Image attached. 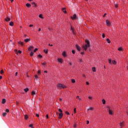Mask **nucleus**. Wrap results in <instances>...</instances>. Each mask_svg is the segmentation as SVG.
<instances>
[{
	"mask_svg": "<svg viewBox=\"0 0 128 128\" xmlns=\"http://www.w3.org/2000/svg\"><path fill=\"white\" fill-rule=\"evenodd\" d=\"M86 42V45H84L82 46L83 48H84V50H86H86H88V48H90V41H88V40H85Z\"/></svg>",
	"mask_w": 128,
	"mask_h": 128,
	"instance_id": "nucleus-1",
	"label": "nucleus"
},
{
	"mask_svg": "<svg viewBox=\"0 0 128 128\" xmlns=\"http://www.w3.org/2000/svg\"><path fill=\"white\" fill-rule=\"evenodd\" d=\"M40 74H42V71H40V70H38V75L36 74L34 76V80H40Z\"/></svg>",
	"mask_w": 128,
	"mask_h": 128,
	"instance_id": "nucleus-2",
	"label": "nucleus"
},
{
	"mask_svg": "<svg viewBox=\"0 0 128 128\" xmlns=\"http://www.w3.org/2000/svg\"><path fill=\"white\" fill-rule=\"evenodd\" d=\"M42 64V68H46V62H44Z\"/></svg>",
	"mask_w": 128,
	"mask_h": 128,
	"instance_id": "nucleus-3",
	"label": "nucleus"
},
{
	"mask_svg": "<svg viewBox=\"0 0 128 128\" xmlns=\"http://www.w3.org/2000/svg\"><path fill=\"white\" fill-rule=\"evenodd\" d=\"M106 24H107V26H110V20H106Z\"/></svg>",
	"mask_w": 128,
	"mask_h": 128,
	"instance_id": "nucleus-4",
	"label": "nucleus"
},
{
	"mask_svg": "<svg viewBox=\"0 0 128 128\" xmlns=\"http://www.w3.org/2000/svg\"><path fill=\"white\" fill-rule=\"evenodd\" d=\"M72 20H76V14H74L73 16H71Z\"/></svg>",
	"mask_w": 128,
	"mask_h": 128,
	"instance_id": "nucleus-5",
	"label": "nucleus"
},
{
	"mask_svg": "<svg viewBox=\"0 0 128 128\" xmlns=\"http://www.w3.org/2000/svg\"><path fill=\"white\" fill-rule=\"evenodd\" d=\"M30 38H26L24 40V42H30Z\"/></svg>",
	"mask_w": 128,
	"mask_h": 128,
	"instance_id": "nucleus-6",
	"label": "nucleus"
},
{
	"mask_svg": "<svg viewBox=\"0 0 128 128\" xmlns=\"http://www.w3.org/2000/svg\"><path fill=\"white\" fill-rule=\"evenodd\" d=\"M34 50V47L32 46H30L28 48V50H29V52H30V50Z\"/></svg>",
	"mask_w": 128,
	"mask_h": 128,
	"instance_id": "nucleus-7",
	"label": "nucleus"
},
{
	"mask_svg": "<svg viewBox=\"0 0 128 128\" xmlns=\"http://www.w3.org/2000/svg\"><path fill=\"white\" fill-rule=\"evenodd\" d=\"M58 60L60 64H62V58H58Z\"/></svg>",
	"mask_w": 128,
	"mask_h": 128,
	"instance_id": "nucleus-8",
	"label": "nucleus"
},
{
	"mask_svg": "<svg viewBox=\"0 0 128 128\" xmlns=\"http://www.w3.org/2000/svg\"><path fill=\"white\" fill-rule=\"evenodd\" d=\"M5 20L6 22H10V18H8V17H7L6 19H5Z\"/></svg>",
	"mask_w": 128,
	"mask_h": 128,
	"instance_id": "nucleus-9",
	"label": "nucleus"
},
{
	"mask_svg": "<svg viewBox=\"0 0 128 128\" xmlns=\"http://www.w3.org/2000/svg\"><path fill=\"white\" fill-rule=\"evenodd\" d=\"M76 48L78 50H80V47L78 45H76Z\"/></svg>",
	"mask_w": 128,
	"mask_h": 128,
	"instance_id": "nucleus-10",
	"label": "nucleus"
},
{
	"mask_svg": "<svg viewBox=\"0 0 128 128\" xmlns=\"http://www.w3.org/2000/svg\"><path fill=\"white\" fill-rule=\"evenodd\" d=\"M26 6H27V8H30L32 6V5H30V4L27 3L26 4Z\"/></svg>",
	"mask_w": 128,
	"mask_h": 128,
	"instance_id": "nucleus-11",
	"label": "nucleus"
},
{
	"mask_svg": "<svg viewBox=\"0 0 128 128\" xmlns=\"http://www.w3.org/2000/svg\"><path fill=\"white\" fill-rule=\"evenodd\" d=\"M62 11L63 12H64V14H66V8H62Z\"/></svg>",
	"mask_w": 128,
	"mask_h": 128,
	"instance_id": "nucleus-12",
	"label": "nucleus"
},
{
	"mask_svg": "<svg viewBox=\"0 0 128 128\" xmlns=\"http://www.w3.org/2000/svg\"><path fill=\"white\" fill-rule=\"evenodd\" d=\"M44 52H45V54H48V49H46V50L44 49Z\"/></svg>",
	"mask_w": 128,
	"mask_h": 128,
	"instance_id": "nucleus-13",
	"label": "nucleus"
},
{
	"mask_svg": "<svg viewBox=\"0 0 128 128\" xmlns=\"http://www.w3.org/2000/svg\"><path fill=\"white\" fill-rule=\"evenodd\" d=\"M14 24V22H10V26H12Z\"/></svg>",
	"mask_w": 128,
	"mask_h": 128,
	"instance_id": "nucleus-14",
	"label": "nucleus"
},
{
	"mask_svg": "<svg viewBox=\"0 0 128 128\" xmlns=\"http://www.w3.org/2000/svg\"><path fill=\"white\" fill-rule=\"evenodd\" d=\"M32 4L33 6H36V7L37 6H36V2H32Z\"/></svg>",
	"mask_w": 128,
	"mask_h": 128,
	"instance_id": "nucleus-15",
	"label": "nucleus"
},
{
	"mask_svg": "<svg viewBox=\"0 0 128 128\" xmlns=\"http://www.w3.org/2000/svg\"><path fill=\"white\" fill-rule=\"evenodd\" d=\"M19 44H20V46H24V43L20 41L18 42Z\"/></svg>",
	"mask_w": 128,
	"mask_h": 128,
	"instance_id": "nucleus-16",
	"label": "nucleus"
},
{
	"mask_svg": "<svg viewBox=\"0 0 128 128\" xmlns=\"http://www.w3.org/2000/svg\"><path fill=\"white\" fill-rule=\"evenodd\" d=\"M62 56H64V57L66 56V52H62Z\"/></svg>",
	"mask_w": 128,
	"mask_h": 128,
	"instance_id": "nucleus-17",
	"label": "nucleus"
},
{
	"mask_svg": "<svg viewBox=\"0 0 128 128\" xmlns=\"http://www.w3.org/2000/svg\"><path fill=\"white\" fill-rule=\"evenodd\" d=\"M118 50H119L120 52H122V48L120 47L118 48Z\"/></svg>",
	"mask_w": 128,
	"mask_h": 128,
	"instance_id": "nucleus-18",
	"label": "nucleus"
},
{
	"mask_svg": "<svg viewBox=\"0 0 128 128\" xmlns=\"http://www.w3.org/2000/svg\"><path fill=\"white\" fill-rule=\"evenodd\" d=\"M106 41L108 42V44H110V38H107Z\"/></svg>",
	"mask_w": 128,
	"mask_h": 128,
	"instance_id": "nucleus-19",
	"label": "nucleus"
},
{
	"mask_svg": "<svg viewBox=\"0 0 128 128\" xmlns=\"http://www.w3.org/2000/svg\"><path fill=\"white\" fill-rule=\"evenodd\" d=\"M30 56H34V52H32L30 53Z\"/></svg>",
	"mask_w": 128,
	"mask_h": 128,
	"instance_id": "nucleus-20",
	"label": "nucleus"
},
{
	"mask_svg": "<svg viewBox=\"0 0 128 128\" xmlns=\"http://www.w3.org/2000/svg\"><path fill=\"white\" fill-rule=\"evenodd\" d=\"M112 62L113 64H116V60H112Z\"/></svg>",
	"mask_w": 128,
	"mask_h": 128,
	"instance_id": "nucleus-21",
	"label": "nucleus"
},
{
	"mask_svg": "<svg viewBox=\"0 0 128 128\" xmlns=\"http://www.w3.org/2000/svg\"><path fill=\"white\" fill-rule=\"evenodd\" d=\"M39 18H44V17H42V14L39 15Z\"/></svg>",
	"mask_w": 128,
	"mask_h": 128,
	"instance_id": "nucleus-22",
	"label": "nucleus"
},
{
	"mask_svg": "<svg viewBox=\"0 0 128 128\" xmlns=\"http://www.w3.org/2000/svg\"><path fill=\"white\" fill-rule=\"evenodd\" d=\"M92 72H96V68L93 67V68H92Z\"/></svg>",
	"mask_w": 128,
	"mask_h": 128,
	"instance_id": "nucleus-23",
	"label": "nucleus"
},
{
	"mask_svg": "<svg viewBox=\"0 0 128 128\" xmlns=\"http://www.w3.org/2000/svg\"><path fill=\"white\" fill-rule=\"evenodd\" d=\"M102 37L103 38H106V36L104 35V34H102Z\"/></svg>",
	"mask_w": 128,
	"mask_h": 128,
	"instance_id": "nucleus-24",
	"label": "nucleus"
},
{
	"mask_svg": "<svg viewBox=\"0 0 128 128\" xmlns=\"http://www.w3.org/2000/svg\"><path fill=\"white\" fill-rule=\"evenodd\" d=\"M36 50H38V48H36L34 50V52H36Z\"/></svg>",
	"mask_w": 128,
	"mask_h": 128,
	"instance_id": "nucleus-25",
	"label": "nucleus"
},
{
	"mask_svg": "<svg viewBox=\"0 0 128 128\" xmlns=\"http://www.w3.org/2000/svg\"><path fill=\"white\" fill-rule=\"evenodd\" d=\"M72 52L74 54H76V51L74 50H72Z\"/></svg>",
	"mask_w": 128,
	"mask_h": 128,
	"instance_id": "nucleus-26",
	"label": "nucleus"
},
{
	"mask_svg": "<svg viewBox=\"0 0 128 128\" xmlns=\"http://www.w3.org/2000/svg\"><path fill=\"white\" fill-rule=\"evenodd\" d=\"M108 62H109V64H112V60L109 59Z\"/></svg>",
	"mask_w": 128,
	"mask_h": 128,
	"instance_id": "nucleus-27",
	"label": "nucleus"
},
{
	"mask_svg": "<svg viewBox=\"0 0 128 128\" xmlns=\"http://www.w3.org/2000/svg\"><path fill=\"white\" fill-rule=\"evenodd\" d=\"M38 56V58H42V56L41 54H39Z\"/></svg>",
	"mask_w": 128,
	"mask_h": 128,
	"instance_id": "nucleus-28",
	"label": "nucleus"
},
{
	"mask_svg": "<svg viewBox=\"0 0 128 128\" xmlns=\"http://www.w3.org/2000/svg\"><path fill=\"white\" fill-rule=\"evenodd\" d=\"M0 74H4V70H2L0 71Z\"/></svg>",
	"mask_w": 128,
	"mask_h": 128,
	"instance_id": "nucleus-29",
	"label": "nucleus"
},
{
	"mask_svg": "<svg viewBox=\"0 0 128 128\" xmlns=\"http://www.w3.org/2000/svg\"><path fill=\"white\" fill-rule=\"evenodd\" d=\"M114 6H115V7H116V8H118V4H114Z\"/></svg>",
	"mask_w": 128,
	"mask_h": 128,
	"instance_id": "nucleus-30",
	"label": "nucleus"
},
{
	"mask_svg": "<svg viewBox=\"0 0 128 128\" xmlns=\"http://www.w3.org/2000/svg\"><path fill=\"white\" fill-rule=\"evenodd\" d=\"M18 54H22V51L20 50H19L18 51Z\"/></svg>",
	"mask_w": 128,
	"mask_h": 128,
	"instance_id": "nucleus-31",
	"label": "nucleus"
},
{
	"mask_svg": "<svg viewBox=\"0 0 128 128\" xmlns=\"http://www.w3.org/2000/svg\"><path fill=\"white\" fill-rule=\"evenodd\" d=\"M30 28H32V26H34V25L33 24H30L29 26Z\"/></svg>",
	"mask_w": 128,
	"mask_h": 128,
	"instance_id": "nucleus-32",
	"label": "nucleus"
},
{
	"mask_svg": "<svg viewBox=\"0 0 128 128\" xmlns=\"http://www.w3.org/2000/svg\"><path fill=\"white\" fill-rule=\"evenodd\" d=\"M80 62H82V59L79 60Z\"/></svg>",
	"mask_w": 128,
	"mask_h": 128,
	"instance_id": "nucleus-33",
	"label": "nucleus"
},
{
	"mask_svg": "<svg viewBox=\"0 0 128 128\" xmlns=\"http://www.w3.org/2000/svg\"><path fill=\"white\" fill-rule=\"evenodd\" d=\"M48 46H52V44H48Z\"/></svg>",
	"mask_w": 128,
	"mask_h": 128,
	"instance_id": "nucleus-34",
	"label": "nucleus"
},
{
	"mask_svg": "<svg viewBox=\"0 0 128 128\" xmlns=\"http://www.w3.org/2000/svg\"><path fill=\"white\" fill-rule=\"evenodd\" d=\"M15 76H18V72H16Z\"/></svg>",
	"mask_w": 128,
	"mask_h": 128,
	"instance_id": "nucleus-35",
	"label": "nucleus"
},
{
	"mask_svg": "<svg viewBox=\"0 0 128 128\" xmlns=\"http://www.w3.org/2000/svg\"><path fill=\"white\" fill-rule=\"evenodd\" d=\"M44 72L46 73V74H48V71L45 70V71Z\"/></svg>",
	"mask_w": 128,
	"mask_h": 128,
	"instance_id": "nucleus-36",
	"label": "nucleus"
},
{
	"mask_svg": "<svg viewBox=\"0 0 128 128\" xmlns=\"http://www.w3.org/2000/svg\"><path fill=\"white\" fill-rule=\"evenodd\" d=\"M2 76H0V80H2Z\"/></svg>",
	"mask_w": 128,
	"mask_h": 128,
	"instance_id": "nucleus-37",
	"label": "nucleus"
},
{
	"mask_svg": "<svg viewBox=\"0 0 128 128\" xmlns=\"http://www.w3.org/2000/svg\"><path fill=\"white\" fill-rule=\"evenodd\" d=\"M26 36H28V35H26V34H24V38H26Z\"/></svg>",
	"mask_w": 128,
	"mask_h": 128,
	"instance_id": "nucleus-38",
	"label": "nucleus"
},
{
	"mask_svg": "<svg viewBox=\"0 0 128 128\" xmlns=\"http://www.w3.org/2000/svg\"><path fill=\"white\" fill-rule=\"evenodd\" d=\"M81 54H84V52H81Z\"/></svg>",
	"mask_w": 128,
	"mask_h": 128,
	"instance_id": "nucleus-39",
	"label": "nucleus"
},
{
	"mask_svg": "<svg viewBox=\"0 0 128 128\" xmlns=\"http://www.w3.org/2000/svg\"><path fill=\"white\" fill-rule=\"evenodd\" d=\"M71 30H74V28H72V27H71Z\"/></svg>",
	"mask_w": 128,
	"mask_h": 128,
	"instance_id": "nucleus-40",
	"label": "nucleus"
},
{
	"mask_svg": "<svg viewBox=\"0 0 128 128\" xmlns=\"http://www.w3.org/2000/svg\"><path fill=\"white\" fill-rule=\"evenodd\" d=\"M40 30H41L40 28H39V29H38V32H40Z\"/></svg>",
	"mask_w": 128,
	"mask_h": 128,
	"instance_id": "nucleus-41",
	"label": "nucleus"
},
{
	"mask_svg": "<svg viewBox=\"0 0 128 128\" xmlns=\"http://www.w3.org/2000/svg\"><path fill=\"white\" fill-rule=\"evenodd\" d=\"M106 16V14H104V17H105Z\"/></svg>",
	"mask_w": 128,
	"mask_h": 128,
	"instance_id": "nucleus-42",
	"label": "nucleus"
},
{
	"mask_svg": "<svg viewBox=\"0 0 128 128\" xmlns=\"http://www.w3.org/2000/svg\"><path fill=\"white\" fill-rule=\"evenodd\" d=\"M70 66H72V62H69Z\"/></svg>",
	"mask_w": 128,
	"mask_h": 128,
	"instance_id": "nucleus-43",
	"label": "nucleus"
},
{
	"mask_svg": "<svg viewBox=\"0 0 128 128\" xmlns=\"http://www.w3.org/2000/svg\"><path fill=\"white\" fill-rule=\"evenodd\" d=\"M71 80H76L75 79H71Z\"/></svg>",
	"mask_w": 128,
	"mask_h": 128,
	"instance_id": "nucleus-44",
	"label": "nucleus"
},
{
	"mask_svg": "<svg viewBox=\"0 0 128 128\" xmlns=\"http://www.w3.org/2000/svg\"><path fill=\"white\" fill-rule=\"evenodd\" d=\"M11 0V2H14V0Z\"/></svg>",
	"mask_w": 128,
	"mask_h": 128,
	"instance_id": "nucleus-45",
	"label": "nucleus"
},
{
	"mask_svg": "<svg viewBox=\"0 0 128 128\" xmlns=\"http://www.w3.org/2000/svg\"><path fill=\"white\" fill-rule=\"evenodd\" d=\"M29 0V2H32V0Z\"/></svg>",
	"mask_w": 128,
	"mask_h": 128,
	"instance_id": "nucleus-46",
	"label": "nucleus"
},
{
	"mask_svg": "<svg viewBox=\"0 0 128 128\" xmlns=\"http://www.w3.org/2000/svg\"><path fill=\"white\" fill-rule=\"evenodd\" d=\"M15 51H16V52H18V50H15Z\"/></svg>",
	"mask_w": 128,
	"mask_h": 128,
	"instance_id": "nucleus-47",
	"label": "nucleus"
},
{
	"mask_svg": "<svg viewBox=\"0 0 128 128\" xmlns=\"http://www.w3.org/2000/svg\"><path fill=\"white\" fill-rule=\"evenodd\" d=\"M86 2H88V0H86Z\"/></svg>",
	"mask_w": 128,
	"mask_h": 128,
	"instance_id": "nucleus-48",
	"label": "nucleus"
}]
</instances>
